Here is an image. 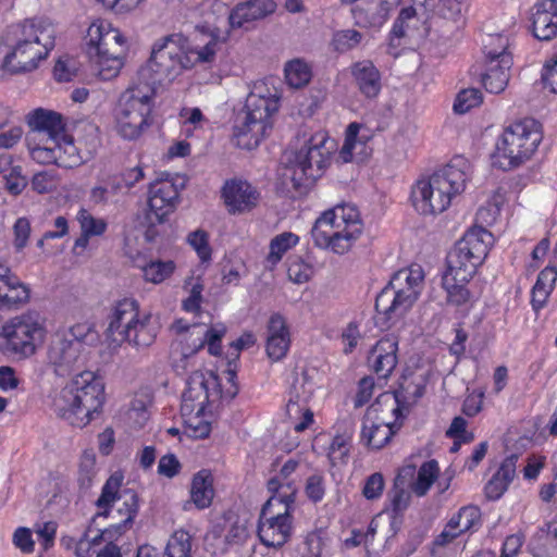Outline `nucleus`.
Masks as SVG:
<instances>
[{"instance_id": "1", "label": "nucleus", "mask_w": 557, "mask_h": 557, "mask_svg": "<svg viewBox=\"0 0 557 557\" xmlns=\"http://www.w3.org/2000/svg\"><path fill=\"white\" fill-rule=\"evenodd\" d=\"M55 46L54 25L44 17L27 18L8 26L1 36L2 67L11 74L32 72Z\"/></svg>"}, {"instance_id": "2", "label": "nucleus", "mask_w": 557, "mask_h": 557, "mask_svg": "<svg viewBox=\"0 0 557 557\" xmlns=\"http://www.w3.org/2000/svg\"><path fill=\"white\" fill-rule=\"evenodd\" d=\"M468 162L457 158L428 178L417 182L411 191V200L421 214L444 212L453 198L465 189L468 174Z\"/></svg>"}, {"instance_id": "3", "label": "nucleus", "mask_w": 557, "mask_h": 557, "mask_svg": "<svg viewBox=\"0 0 557 557\" xmlns=\"http://www.w3.org/2000/svg\"><path fill=\"white\" fill-rule=\"evenodd\" d=\"M104 384L92 372H81L54 400L58 414L77 428L86 426L104 404Z\"/></svg>"}, {"instance_id": "4", "label": "nucleus", "mask_w": 557, "mask_h": 557, "mask_svg": "<svg viewBox=\"0 0 557 557\" xmlns=\"http://www.w3.org/2000/svg\"><path fill=\"white\" fill-rule=\"evenodd\" d=\"M191 66L188 39L182 34H171L154 41L149 60L137 72V79L157 91L158 86L172 82Z\"/></svg>"}, {"instance_id": "5", "label": "nucleus", "mask_w": 557, "mask_h": 557, "mask_svg": "<svg viewBox=\"0 0 557 557\" xmlns=\"http://www.w3.org/2000/svg\"><path fill=\"white\" fill-rule=\"evenodd\" d=\"M361 232L358 210L354 206L342 205L324 211L317 219L311 235L315 246L344 253L350 249Z\"/></svg>"}, {"instance_id": "6", "label": "nucleus", "mask_w": 557, "mask_h": 557, "mask_svg": "<svg viewBox=\"0 0 557 557\" xmlns=\"http://www.w3.org/2000/svg\"><path fill=\"white\" fill-rule=\"evenodd\" d=\"M542 138L541 124L534 119L510 124L497 139L493 165L504 171L520 166L534 154Z\"/></svg>"}, {"instance_id": "7", "label": "nucleus", "mask_w": 557, "mask_h": 557, "mask_svg": "<svg viewBox=\"0 0 557 557\" xmlns=\"http://www.w3.org/2000/svg\"><path fill=\"white\" fill-rule=\"evenodd\" d=\"M422 280L420 268L397 271L375 298L376 323L385 325L400 320L417 301Z\"/></svg>"}, {"instance_id": "8", "label": "nucleus", "mask_w": 557, "mask_h": 557, "mask_svg": "<svg viewBox=\"0 0 557 557\" xmlns=\"http://www.w3.org/2000/svg\"><path fill=\"white\" fill-rule=\"evenodd\" d=\"M264 86H255L246 98L243 116L238 115L233 126L237 145L251 149L259 145L267 129L271 128L270 116L278 110V98L265 96Z\"/></svg>"}, {"instance_id": "9", "label": "nucleus", "mask_w": 557, "mask_h": 557, "mask_svg": "<svg viewBox=\"0 0 557 557\" xmlns=\"http://www.w3.org/2000/svg\"><path fill=\"white\" fill-rule=\"evenodd\" d=\"M493 243L491 232L482 226H472L447 253L444 274L457 276L461 283H469L487 257Z\"/></svg>"}, {"instance_id": "10", "label": "nucleus", "mask_w": 557, "mask_h": 557, "mask_svg": "<svg viewBox=\"0 0 557 557\" xmlns=\"http://www.w3.org/2000/svg\"><path fill=\"white\" fill-rule=\"evenodd\" d=\"M296 151L288 158L292 171L290 180L295 188L312 184L321 177L329 161V150L324 147L326 136L323 133L311 134L306 128L296 135Z\"/></svg>"}, {"instance_id": "11", "label": "nucleus", "mask_w": 557, "mask_h": 557, "mask_svg": "<svg viewBox=\"0 0 557 557\" xmlns=\"http://www.w3.org/2000/svg\"><path fill=\"white\" fill-rule=\"evenodd\" d=\"M156 90L140 82L128 87L119 98L114 109L117 133L125 139L138 138L151 125L152 98Z\"/></svg>"}, {"instance_id": "12", "label": "nucleus", "mask_w": 557, "mask_h": 557, "mask_svg": "<svg viewBox=\"0 0 557 557\" xmlns=\"http://www.w3.org/2000/svg\"><path fill=\"white\" fill-rule=\"evenodd\" d=\"M123 475L114 473L104 483L101 494L96 502V506L101 509L98 516L108 517L114 502L121 500V506L116 509V513L121 519L120 522L107 528L102 535L112 540L115 535L123 534L134 522L139 509V497L132 488L120 490Z\"/></svg>"}, {"instance_id": "13", "label": "nucleus", "mask_w": 557, "mask_h": 557, "mask_svg": "<svg viewBox=\"0 0 557 557\" xmlns=\"http://www.w3.org/2000/svg\"><path fill=\"white\" fill-rule=\"evenodd\" d=\"M45 330L37 314H22L7 322L0 332V351L23 359L35 354L36 343L41 342Z\"/></svg>"}, {"instance_id": "14", "label": "nucleus", "mask_w": 557, "mask_h": 557, "mask_svg": "<svg viewBox=\"0 0 557 557\" xmlns=\"http://www.w3.org/2000/svg\"><path fill=\"white\" fill-rule=\"evenodd\" d=\"M507 48L508 39L502 35H488L484 42L487 69L482 74V84L491 94L502 92L508 84L512 60Z\"/></svg>"}, {"instance_id": "15", "label": "nucleus", "mask_w": 557, "mask_h": 557, "mask_svg": "<svg viewBox=\"0 0 557 557\" xmlns=\"http://www.w3.org/2000/svg\"><path fill=\"white\" fill-rule=\"evenodd\" d=\"M219 387V377L213 372L194 371L187 380V388L182 396V414L190 416L195 409L197 414H203L210 398H220Z\"/></svg>"}, {"instance_id": "16", "label": "nucleus", "mask_w": 557, "mask_h": 557, "mask_svg": "<svg viewBox=\"0 0 557 557\" xmlns=\"http://www.w3.org/2000/svg\"><path fill=\"white\" fill-rule=\"evenodd\" d=\"M273 498H270L262 507L258 527V536L261 543L268 547L283 546L292 533V516L287 510L272 513Z\"/></svg>"}, {"instance_id": "17", "label": "nucleus", "mask_w": 557, "mask_h": 557, "mask_svg": "<svg viewBox=\"0 0 557 557\" xmlns=\"http://www.w3.org/2000/svg\"><path fill=\"white\" fill-rule=\"evenodd\" d=\"M48 360L57 375L65 376L84 366L85 351L78 347L77 343H72L58 332L49 345Z\"/></svg>"}, {"instance_id": "18", "label": "nucleus", "mask_w": 557, "mask_h": 557, "mask_svg": "<svg viewBox=\"0 0 557 557\" xmlns=\"http://www.w3.org/2000/svg\"><path fill=\"white\" fill-rule=\"evenodd\" d=\"M139 306L135 299L124 298L116 302L106 330L107 339L121 345L131 338L138 321Z\"/></svg>"}, {"instance_id": "19", "label": "nucleus", "mask_w": 557, "mask_h": 557, "mask_svg": "<svg viewBox=\"0 0 557 557\" xmlns=\"http://www.w3.org/2000/svg\"><path fill=\"white\" fill-rule=\"evenodd\" d=\"M86 52L90 59L95 55L124 58L127 47L125 37L117 29L103 32L100 24L92 23L86 35Z\"/></svg>"}, {"instance_id": "20", "label": "nucleus", "mask_w": 557, "mask_h": 557, "mask_svg": "<svg viewBox=\"0 0 557 557\" xmlns=\"http://www.w3.org/2000/svg\"><path fill=\"white\" fill-rule=\"evenodd\" d=\"M222 197L228 212L243 213L257 206L260 194L247 181L230 180L222 187Z\"/></svg>"}, {"instance_id": "21", "label": "nucleus", "mask_w": 557, "mask_h": 557, "mask_svg": "<svg viewBox=\"0 0 557 557\" xmlns=\"http://www.w3.org/2000/svg\"><path fill=\"white\" fill-rule=\"evenodd\" d=\"M399 0H361L350 10L355 24L363 28H379L388 18Z\"/></svg>"}, {"instance_id": "22", "label": "nucleus", "mask_w": 557, "mask_h": 557, "mask_svg": "<svg viewBox=\"0 0 557 557\" xmlns=\"http://www.w3.org/2000/svg\"><path fill=\"white\" fill-rule=\"evenodd\" d=\"M398 341L393 334L382 337L371 349L368 361L380 379H387L397 366Z\"/></svg>"}, {"instance_id": "23", "label": "nucleus", "mask_w": 557, "mask_h": 557, "mask_svg": "<svg viewBox=\"0 0 557 557\" xmlns=\"http://www.w3.org/2000/svg\"><path fill=\"white\" fill-rule=\"evenodd\" d=\"M27 124L33 138L37 137H54L55 139L61 136L65 131V123L61 113L37 108L27 114Z\"/></svg>"}, {"instance_id": "24", "label": "nucleus", "mask_w": 557, "mask_h": 557, "mask_svg": "<svg viewBox=\"0 0 557 557\" xmlns=\"http://www.w3.org/2000/svg\"><path fill=\"white\" fill-rule=\"evenodd\" d=\"M532 32L542 41H549L557 36V0H541L534 5Z\"/></svg>"}, {"instance_id": "25", "label": "nucleus", "mask_w": 557, "mask_h": 557, "mask_svg": "<svg viewBox=\"0 0 557 557\" xmlns=\"http://www.w3.org/2000/svg\"><path fill=\"white\" fill-rule=\"evenodd\" d=\"M276 10L273 0H248L236 4L232 10L228 21L232 28L246 27V24L265 18Z\"/></svg>"}, {"instance_id": "26", "label": "nucleus", "mask_w": 557, "mask_h": 557, "mask_svg": "<svg viewBox=\"0 0 557 557\" xmlns=\"http://www.w3.org/2000/svg\"><path fill=\"white\" fill-rule=\"evenodd\" d=\"M352 81L367 99H375L382 89L381 73L370 60H361L351 64Z\"/></svg>"}, {"instance_id": "27", "label": "nucleus", "mask_w": 557, "mask_h": 557, "mask_svg": "<svg viewBox=\"0 0 557 557\" xmlns=\"http://www.w3.org/2000/svg\"><path fill=\"white\" fill-rule=\"evenodd\" d=\"M405 407L394 392H384L380 394L375 401L368 408L366 416L368 419L375 417H385L387 424L400 429L404 419Z\"/></svg>"}, {"instance_id": "28", "label": "nucleus", "mask_w": 557, "mask_h": 557, "mask_svg": "<svg viewBox=\"0 0 557 557\" xmlns=\"http://www.w3.org/2000/svg\"><path fill=\"white\" fill-rule=\"evenodd\" d=\"M148 211L168 216L176 207L178 191L170 182L151 183L149 187Z\"/></svg>"}, {"instance_id": "29", "label": "nucleus", "mask_w": 557, "mask_h": 557, "mask_svg": "<svg viewBox=\"0 0 557 557\" xmlns=\"http://www.w3.org/2000/svg\"><path fill=\"white\" fill-rule=\"evenodd\" d=\"M398 430L397 426L387 424L385 417L368 419L364 416L361 438L369 447L381 449Z\"/></svg>"}, {"instance_id": "30", "label": "nucleus", "mask_w": 557, "mask_h": 557, "mask_svg": "<svg viewBox=\"0 0 557 557\" xmlns=\"http://www.w3.org/2000/svg\"><path fill=\"white\" fill-rule=\"evenodd\" d=\"M519 455L511 454L502 462L498 471L485 485V495L491 500H496L507 491L508 485L516 475V467Z\"/></svg>"}, {"instance_id": "31", "label": "nucleus", "mask_w": 557, "mask_h": 557, "mask_svg": "<svg viewBox=\"0 0 557 557\" xmlns=\"http://www.w3.org/2000/svg\"><path fill=\"white\" fill-rule=\"evenodd\" d=\"M426 383L424 375L410 373L400 377L398 388L393 392L399 398L400 404H404L406 412H409L410 407L424 395Z\"/></svg>"}, {"instance_id": "32", "label": "nucleus", "mask_w": 557, "mask_h": 557, "mask_svg": "<svg viewBox=\"0 0 557 557\" xmlns=\"http://www.w3.org/2000/svg\"><path fill=\"white\" fill-rule=\"evenodd\" d=\"M528 549L533 557H550L557 549V521L541 527L530 540Z\"/></svg>"}, {"instance_id": "33", "label": "nucleus", "mask_w": 557, "mask_h": 557, "mask_svg": "<svg viewBox=\"0 0 557 557\" xmlns=\"http://www.w3.org/2000/svg\"><path fill=\"white\" fill-rule=\"evenodd\" d=\"M213 476L210 470L202 469L193 476L190 499L198 509L208 508L213 499Z\"/></svg>"}, {"instance_id": "34", "label": "nucleus", "mask_w": 557, "mask_h": 557, "mask_svg": "<svg viewBox=\"0 0 557 557\" xmlns=\"http://www.w3.org/2000/svg\"><path fill=\"white\" fill-rule=\"evenodd\" d=\"M29 288L18 277H11L0 284V310H10L27 302Z\"/></svg>"}, {"instance_id": "35", "label": "nucleus", "mask_w": 557, "mask_h": 557, "mask_svg": "<svg viewBox=\"0 0 557 557\" xmlns=\"http://www.w3.org/2000/svg\"><path fill=\"white\" fill-rule=\"evenodd\" d=\"M37 138L26 136L27 147L30 157L34 161L41 164H57V139L54 137L40 138L38 143H35Z\"/></svg>"}, {"instance_id": "36", "label": "nucleus", "mask_w": 557, "mask_h": 557, "mask_svg": "<svg viewBox=\"0 0 557 557\" xmlns=\"http://www.w3.org/2000/svg\"><path fill=\"white\" fill-rule=\"evenodd\" d=\"M72 343H77L78 347L85 351L86 346H94L99 342L98 332L90 323H77L67 331L61 332Z\"/></svg>"}, {"instance_id": "37", "label": "nucleus", "mask_w": 557, "mask_h": 557, "mask_svg": "<svg viewBox=\"0 0 557 557\" xmlns=\"http://www.w3.org/2000/svg\"><path fill=\"white\" fill-rule=\"evenodd\" d=\"M57 157L58 166L61 168L71 169L82 163V158L77 152L73 138L64 133L57 138Z\"/></svg>"}, {"instance_id": "38", "label": "nucleus", "mask_w": 557, "mask_h": 557, "mask_svg": "<svg viewBox=\"0 0 557 557\" xmlns=\"http://www.w3.org/2000/svg\"><path fill=\"white\" fill-rule=\"evenodd\" d=\"M438 474L437 461L432 459L424 462L419 471L417 480L411 484V490L417 496H424Z\"/></svg>"}, {"instance_id": "39", "label": "nucleus", "mask_w": 557, "mask_h": 557, "mask_svg": "<svg viewBox=\"0 0 557 557\" xmlns=\"http://www.w3.org/2000/svg\"><path fill=\"white\" fill-rule=\"evenodd\" d=\"M468 283H461L457 276L443 274L442 285L447 293V301L457 307L465 305L470 299Z\"/></svg>"}, {"instance_id": "40", "label": "nucleus", "mask_w": 557, "mask_h": 557, "mask_svg": "<svg viewBox=\"0 0 557 557\" xmlns=\"http://www.w3.org/2000/svg\"><path fill=\"white\" fill-rule=\"evenodd\" d=\"M285 78L290 87L301 88L310 82L311 71L304 61L293 60L285 65Z\"/></svg>"}, {"instance_id": "41", "label": "nucleus", "mask_w": 557, "mask_h": 557, "mask_svg": "<svg viewBox=\"0 0 557 557\" xmlns=\"http://www.w3.org/2000/svg\"><path fill=\"white\" fill-rule=\"evenodd\" d=\"M299 237L290 232H284L275 236L270 243V252L268 255V261L272 264H276L281 261L283 255L296 246Z\"/></svg>"}, {"instance_id": "42", "label": "nucleus", "mask_w": 557, "mask_h": 557, "mask_svg": "<svg viewBox=\"0 0 557 557\" xmlns=\"http://www.w3.org/2000/svg\"><path fill=\"white\" fill-rule=\"evenodd\" d=\"M163 557H191V536L184 530L176 531L168 543Z\"/></svg>"}, {"instance_id": "43", "label": "nucleus", "mask_w": 557, "mask_h": 557, "mask_svg": "<svg viewBox=\"0 0 557 557\" xmlns=\"http://www.w3.org/2000/svg\"><path fill=\"white\" fill-rule=\"evenodd\" d=\"M175 270V263L171 260H152L143 267L144 277L153 284H160L165 281Z\"/></svg>"}, {"instance_id": "44", "label": "nucleus", "mask_w": 557, "mask_h": 557, "mask_svg": "<svg viewBox=\"0 0 557 557\" xmlns=\"http://www.w3.org/2000/svg\"><path fill=\"white\" fill-rule=\"evenodd\" d=\"M362 39V34L356 29H343L334 33L332 46L337 52H346L356 48Z\"/></svg>"}, {"instance_id": "45", "label": "nucleus", "mask_w": 557, "mask_h": 557, "mask_svg": "<svg viewBox=\"0 0 557 557\" xmlns=\"http://www.w3.org/2000/svg\"><path fill=\"white\" fill-rule=\"evenodd\" d=\"M350 451V438L345 435L334 436L329 448V460L332 467L346 463Z\"/></svg>"}, {"instance_id": "46", "label": "nucleus", "mask_w": 557, "mask_h": 557, "mask_svg": "<svg viewBox=\"0 0 557 557\" xmlns=\"http://www.w3.org/2000/svg\"><path fill=\"white\" fill-rule=\"evenodd\" d=\"M359 124L350 123L346 131V138L344 145L339 151V158L344 162H350L354 160V151L357 148L363 149L364 145L357 139L359 133ZM362 152V150H360Z\"/></svg>"}, {"instance_id": "47", "label": "nucleus", "mask_w": 557, "mask_h": 557, "mask_svg": "<svg viewBox=\"0 0 557 557\" xmlns=\"http://www.w3.org/2000/svg\"><path fill=\"white\" fill-rule=\"evenodd\" d=\"M150 317L146 315L143 320L137 321L131 338L126 342L133 344L136 347H148L150 346L156 337V334L148 327Z\"/></svg>"}, {"instance_id": "48", "label": "nucleus", "mask_w": 557, "mask_h": 557, "mask_svg": "<svg viewBox=\"0 0 557 557\" xmlns=\"http://www.w3.org/2000/svg\"><path fill=\"white\" fill-rule=\"evenodd\" d=\"M91 60L95 61L98 67L99 76L106 81L115 77L123 66L122 58L95 55Z\"/></svg>"}, {"instance_id": "49", "label": "nucleus", "mask_w": 557, "mask_h": 557, "mask_svg": "<svg viewBox=\"0 0 557 557\" xmlns=\"http://www.w3.org/2000/svg\"><path fill=\"white\" fill-rule=\"evenodd\" d=\"M482 102V94L476 88H468L458 92L454 103V111L459 114L468 112Z\"/></svg>"}, {"instance_id": "50", "label": "nucleus", "mask_w": 557, "mask_h": 557, "mask_svg": "<svg viewBox=\"0 0 557 557\" xmlns=\"http://www.w3.org/2000/svg\"><path fill=\"white\" fill-rule=\"evenodd\" d=\"M96 455L91 451H85L79 462L78 483L81 488L88 490L96 476Z\"/></svg>"}, {"instance_id": "51", "label": "nucleus", "mask_w": 557, "mask_h": 557, "mask_svg": "<svg viewBox=\"0 0 557 557\" xmlns=\"http://www.w3.org/2000/svg\"><path fill=\"white\" fill-rule=\"evenodd\" d=\"M220 47H221V42L216 37H212L202 47L193 48L189 46V57L191 58V55H195V59H191L193 64L196 62H199V63L213 62Z\"/></svg>"}, {"instance_id": "52", "label": "nucleus", "mask_w": 557, "mask_h": 557, "mask_svg": "<svg viewBox=\"0 0 557 557\" xmlns=\"http://www.w3.org/2000/svg\"><path fill=\"white\" fill-rule=\"evenodd\" d=\"M288 277L298 284L308 282L313 274V269L310 264L304 262L300 257H293L289 259Z\"/></svg>"}, {"instance_id": "53", "label": "nucleus", "mask_w": 557, "mask_h": 557, "mask_svg": "<svg viewBox=\"0 0 557 557\" xmlns=\"http://www.w3.org/2000/svg\"><path fill=\"white\" fill-rule=\"evenodd\" d=\"M78 222L82 232L89 236H100L107 230V223L103 220L94 218L86 210L79 211Z\"/></svg>"}, {"instance_id": "54", "label": "nucleus", "mask_w": 557, "mask_h": 557, "mask_svg": "<svg viewBox=\"0 0 557 557\" xmlns=\"http://www.w3.org/2000/svg\"><path fill=\"white\" fill-rule=\"evenodd\" d=\"M188 243L197 251L201 261L206 262L211 259V248L209 237L205 231L197 230L188 235Z\"/></svg>"}, {"instance_id": "55", "label": "nucleus", "mask_w": 557, "mask_h": 557, "mask_svg": "<svg viewBox=\"0 0 557 557\" xmlns=\"http://www.w3.org/2000/svg\"><path fill=\"white\" fill-rule=\"evenodd\" d=\"M32 227L27 218H18L13 225L14 240L13 245L16 251H22L28 243Z\"/></svg>"}, {"instance_id": "56", "label": "nucleus", "mask_w": 557, "mask_h": 557, "mask_svg": "<svg viewBox=\"0 0 557 557\" xmlns=\"http://www.w3.org/2000/svg\"><path fill=\"white\" fill-rule=\"evenodd\" d=\"M290 337H267V355L273 361L283 359L289 348Z\"/></svg>"}, {"instance_id": "57", "label": "nucleus", "mask_w": 557, "mask_h": 557, "mask_svg": "<svg viewBox=\"0 0 557 557\" xmlns=\"http://www.w3.org/2000/svg\"><path fill=\"white\" fill-rule=\"evenodd\" d=\"M466 0H440L436 7L437 14L443 18L458 21L462 15Z\"/></svg>"}, {"instance_id": "58", "label": "nucleus", "mask_w": 557, "mask_h": 557, "mask_svg": "<svg viewBox=\"0 0 557 557\" xmlns=\"http://www.w3.org/2000/svg\"><path fill=\"white\" fill-rule=\"evenodd\" d=\"M226 329L224 326L219 327H209L202 333V336H198V345L195 346L189 352H183V359H187L190 356L197 354L200 349H202L206 343H221L222 337L224 336Z\"/></svg>"}, {"instance_id": "59", "label": "nucleus", "mask_w": 557, "mask_h": 557, "mask_svg": "<svg viewBox=\"0 0 557 557\" xmlns=\"http://www.w3.org/2000/svg\"><path fill=\"white\" fill-rule=\"evenodd\" d=\"M166 221L165 216L159 215L150 211H146L143 225L146 227L145 239L148 243H152L160 235L159 225Z\"/></svg>"}, {"instance_id": "60", "label": "nucleus", "mask_w": 557, "mask_h": 557, "mask_svg": "<svg viewBox=\"0 0 557 557\" xmlns=\"http://www.w3.org/2000/svg\"><path fill=\"white\" fill-rule=\"evenodd\" d=\"M5 189L14 196L20 195L27 186V180L22 175L21 166H14L10 173L4 176Z\"/></svg>"}, {"instance_id": "61", "label": "nucleus", "mask_w": 557, "mask_h": 557, "mask_svg": "<svg viewBox=\"0 0 557 557\" xmlns=\"http://www.w3.org/2000/svg\"><path fill=\"white\" fill-rule=\"evenodd\" d=\"M182 469V463L174 454H166L162 456L158 462V474L172 479L176 476Z\"/></svg>"}, {"instance_id": "62", "label": "nucleus", "mask_w": 557, "mask_h": 557, "mask_svg": "<svg viewBox=\"0 0 557 557\" xmlns=\"http://www.w3.org/2000/svg\"><path fill=\"white\" fill-rule=\"evenodd\" d=\"M305 492L311 502H321L325 493L323 476L320 474L310 475L307 479Z\"/></svg>"}, {"instance_id": "63", "label": "nucleus", "mask_w": 557, "mask_h": 557, "mask_svg": "<svg viewBox=\"0 0 557 557\" xmlns=\"http://www.w3.org/2000/svg\"><path fill=\"white\" fill-rule=\"evenodd\" d=\"M392 509L395 516L401 515L410 503V493H408L405 487L394 485L393 490L389 492Z\"/></svg>"}, {"instance_id": "64", "label": "nucleus", "mask_w": 557, "mask_h": 557, "mask_svg": "<svg viewBox=\"0 0 557 557\" xmlns=\"http://www.w3.org/2000/svg\"><path fill=\"white\" fill-rule=\"evenodd\" d=\"M383 488V475L379 472H375L367 479L362 494L367 499H376L382 495Z\"/></svg>"}]
</instances>
